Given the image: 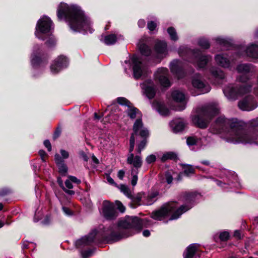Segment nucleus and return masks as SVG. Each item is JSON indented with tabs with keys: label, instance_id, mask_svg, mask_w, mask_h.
Listing matches in <instances>:
<instances>
[{
	"label": "nucleus",
	"instance_id": "f704fd0d",
	"mask_svg": "<svg viewBox=\"0 0 258 258\" xmlns=\"http://www.w3.org/2000/svg\"><path fill=\"white\" fill-rule=\"evenodd\" d=\"M168 33L169 34L170 39L173 41H177L178 37L175 29L172 27H170L167 29Z\"/></svg>",
	"mask_w": 258,
	"mask_h": 258
},
{
	"label": "nucleus",
	"instance_id": "9d476101",
	"mask_svg": "<svg viewBox=\"0 0 258 258\" xmlns=\"http://www.w3.org/2000/svg\"><path fill=\"white\" fill-rule=\"evenodd\" d=\"M124 63L132 66L133 76L136 80L139 79L142 76H145L147 74L146 67L143 64L141 59L137 55H133L130 60H125Z\"/></svg>",
	"mask_w": 258,
	"mask_h": 258
},
{
	"label": "nucleus",
	"instance_id": "a18cd8bd",
	"mask_svg": "<svg viewBox=\"0 0 258 258\" xmlns=\"http://www.w3.org/2000/svg\"><path fill=\"white\" fill-rule=\"evenodd\" d=\"M156 160V157L154 155H150L147 157L146 158V161L148 164H151L155 162Z\"/></svg>",
	"mask_w": 258,
	"mask_h": 258
},
{
	"label": "nucleus",
	"instance_id": "3c124183",
	"mask_svg": "<svg viewBox=\"0 0 258 258\" xmlns=\"http://www.w3.org/2000/svg\"><path fill=\"white\" fill-rule=\"evenodd\" d=\"M60 153L61 154V155L62 157V159H67L69 158V153L68 151L64 150H63V149H61L60 150Z\"/></svg>",
	"mask_w": 258,
	"mask_h": 258
},
{
	"label": "nucleus",
	"instance_id": "2eb2a0df",
	"mask_svg": "<svg viewBox=\"0 0 258 258\" xmlns=\"http://www.w3.org/2000/svg\"><path fill=\"white\" fill-rule=\"evenodd\" d=\"M192 84L194 87L199 92V94L207 93L211 90L210 85L203 80L202 76L199 74H197L193 78Z\"/></svg>",
	"mask_w": 258,
	"mask_h": 258
},
{
	"label": "nucleus",
	"instance_id": "8fccbe9b",
	"mask_svg": "<svg viewBox=\"0 0 258 258\" xmlns=\"http://www.w3.org/2000/svg\"><path fill=\"white\" fill-rule=\"evenodd\" d=\"M165 179L168 184H171L173 180V177L170 173L167 172L165 174Z\"/></svg>",
	"mask_w": 258,
	"mask_h": 258
},
{
	"label": "nucleus",
	"instance_id": "6ab92c4d",
	"mask_svg": "<svg viewBox=\"0 0 258 258\" xmlns=\"http://www.w3.org/2000/svg\"><path fill=\"white\" fill-rule=\"evenodd\" d=\"M144 93L149 99L154 97L156 94V87L152 80L148 79L141 84Z\"/></svg>",
	"mask_w": 258,
	"mask_h": 258
},
{
	"label": "nucleus",
	"instance_id": "a878e982",
	"mask_svg": "<svg viewBox=\"0 0 258 258\" xmlns=\"http://www.w3.org/2000/svg\"><path fill=\"white\" fill-rule=\"evenodd\" d=\"M199 246L197 244L194 243L189 245L183 253L184 258H192L194 255L199 254Z\"/></svg>",
	"mask_w": 258,
	"mask_h": 258
},
{
	"label": "nucleus",
	"instance_id": "39448f33",
	"mask_svg": "<svg viewBox=\"0 0 258 258\" xmlns=\"http://www.w3.org/2000/svg\"><path fill=\"white\" fill-rule=\"evenodd\" d=\"M236 70L239 74L236 78V81L243 84H229L224 87L223 93L229 100H236L238 97L248 93L252 88V84L247 82L255 73L253 66L250 63H242L238 65Z\"/></svg>",
	"mask_w": 258,
	"mask_h": 258
},
{
	"label": "nucleus",
	"instance_id": "f8f14e48",
	"mask_svg": "<svg viewBox=\"0 0 258 258\" xmlns=\"http://www.w3.org/2000/svg\"><path fill=\"white\" fill-rule=\"evenodd\" d=\"M187 65L179 59L173 60L169 65L171 73L178 78L183 77L187 72L189 73L192 72V69L190 71L187 70Z\"/></svg>",
	"mask_w": 258,
	"mask_h": 258
},
{
	"label": "nucleus",
	"instance_id": "37998d69",
	"mask_svg": "<svg viewBox=\"0 0 258 258\" xmlns=\"http://www.w3.org/2000/svg\"><path fill=\"white\" fill-rule=\"evenodd\" d=\"M184 172L186 175H188L194 172V168L192 166L188 165H185L184 166Z\"/></svg>",
	"mask_w": 258,
	"mask_h": 258
},
{
	"label": "nucleus",
	"instance_id": "bb28decb",
	"mask_svg": "<svg viewBox=\"0 0 258 258\" xmlns=\"http://www.w3.org/2000/svg\"><path fill=\"white\" fill-rule=\"evenodd\" d=\"M121 36H118L114 34H110L107 35H101L100 40L104 42L106 45H113L117 41L119 40Z\"/></svg>",
	"mask_w": 258,
	"mask_h": 258
},
{
	"label": "nucleus",
	"instance_id": "774afa93",
	"mask_svg": "<svg viewBox=\"0 0 258 258\" xmlns=\"http://www.w3.org/2000/svg\"><path fill=\"white\" fill-rule=\"evenodd\" d=\"M143 234L145 237H148L150 235V232L148 230H145L143 231Z\"/></svg>",
	"mask_w": 258,
	"mask_h": 258
},
{
	"label": "nucleus",
	"instance_id": "f3484780",
	"mask_svg": "<svg viewBox=\"0 0 258 258\" xmlns=\"http://www.w3.org/2000/svg\"><path fill=\"white\" fill-rule=\"evenodd\" d=\"M206 141L207 138L205 136H194L189 137L186 139L187 144L192 150L200 149L206 144Z\"/></svg>",
	"mask_w": 258,
	"mask_h": 258
},
{
	"label": "nucleus",
	"instance_id": "c756f323",
	"mask_svg": "<svg viewBox=\"0 0 258 258\" xmlns=\"http://www.w3.org/2000/svg\"><path fill=\"white\" fill-rule=\"evenodd\" d=\"M210 72L212 76L217 80H222L224 78V73L221 70L217 68H211L210 69Z\"/></svg>",
	"mask_w": 258,
	"mask_h": 258
},
{
	"label": "nucleus",
	"instance_id": "0e129e2a",
	"mask_svg": "<svg viewBox=\"0 0 258 258\" xmlns=\"http://www.w3.org/2000/svg\"><path fill=\"white\" fill-rule=\"evenodd\" d=\"M62 189L63 190V191H64L66 193H67L68 194L70 195H73L75 194V192L73 190H69V189H67L64 187L62 188Z\"/></svg>",
	"mask_w": 258,
	"mask_h": 258
},
{
	"label": "nucleus",
	"instance_id": "4c0bfd02",
	"mask_svg": "<svg viewBox=\"0 0 258 258\" xmlns=\"http://www.w3.org/2000/svg\"><path fill=\"white\" fill-rule=\"evenodd\" d=\"M138 173L139 171H137V170H131V175L132 176L131 184L134 186L137 184L138 179Z\"/></svg>",
	"mask_w": 258,
	"mask_h": 258
},
{
	"label": "nucleus",
	"instance_id": "bf43d9fd",
	"mask_svg": "<svg viewBox=\"0 0 258 258\" xmlns=\"http://www.w3.org/2000/svg\"><path fill=\"white\" fill-rule=\"evenodd\" d=\"M138 26L140 28H143L145 26L146 22L143 19H140L138 21Z\"/></svg>",
	"mask_w": 258,
	"mask_h": 258
},
{
	"label": "nucleus",
	"instance_id": "a19ab883",
	"mask_svg": "<svg viewBox=\"0 0 258 258\" xmlns=\"http://www.w3.org/2000/svg\"><path fill=\"white\" fill-rule=\"evenodd\" d=\"M159 113L163 116H167L170 114L169 110L164 106H160L158 108Z\"/></svg>",
	"mask_w": 258,
	"mask_h": 258
},
{
	"label": "nucleus",
	"instance_id": "58836bf2",
	"mask_svg": "<svg viewBox=\"0 0 258 258\" xmlns=\"http://www.w3.org/2000/svg\"><path fill=\"white\" fill-rule=\"evenodd\" d=\"M199 45L203 48L208 49L210 47L209 42L204 38H200L198 41Z\"/></svg>",
	"mask_w": 258,
	"mask_h": 258
},
{
	"label": "nucleus",
	"instance_id": "72a5a7b5",
	"mask_svg": "<svg viewBox=\"0 0 258 258\" xmlns=\"http://www.w3.org/2000/svg\"><path fill=\"white\" fill-rule=\"evenodd\" d=\"M120 191L123 192L127 198L133 199V195H132L131 191L129 188L123 184H121L119 187Z\"/></svg>",
	"mask_w": 258,
	"mask_h": 258
},
{
	"label": "nucleus",
	"instance_id": "1a4fd4ad",
	"mask_svg": "<svg viewBox=\"0 0 258 258\" xmlns=\"http://www.w3.org/2000/svg\"><path fill=\"white\" fill-rule=\"evenodd\" d=\"M184 59L193 63L199 69H203L211 60V57L210 55H203L199 49H188L186 51Z\"/></svg>",
	"mask_w": 258,
	"mask_h": 258
},
{
	"label": "nucleus",
	"instance_id": "ddd939ff",
	"mask_svg": "<svg viewBox=\"0 0 258 258\" xmlns=\"http://www.w3.org/2000/svg\"><path fill=\"white\" fill-rule=\"evenodd\" d=\"M102 214L104 218L109 220H114L118 216L114 204L108 201L103 202Z\"/></svg>",
	"mask_w": 258,
	"mask_h": 258
},
{
	"label": "nucleus",
	"instance_id": "e2e57ef3",
	"mask_svg": "<svg viewBox=\"0 0 258 258\" xmlns=\"http://www.w3.org/2000/svg\"><path fill=\"white\" fill-rule=\"evenodd\" d=\"M106 180L108 183L112 185H115V183L114 181V180L109 176H107L106 177Z\"/></svg>",
	"mask_w": 258,
	"mask_h": 258
},
{
	"label": "nucleus",
	"instance_id": "423d86ee",
	"mask_svg": "<svg viewBox=\"0 0 258 258\" xmlns=\"http://www.w3.org/2000/svg\"><path fill=\"white\" fill-rule=\"evenodd\" d=\"M219 109L215 104H209L197 110V114L192 115L193 123L198 127L206 128L213 116L219 113Z\"/></svg>",
	"mask_w": 258,
	"mask_h": 258
},
{
	"label": "nucleus",
	"instance_id": "0eeeda50",
	"mask_svg": "<svg viewBox=\"0 0 258 258\" xmlns=\"http://www.w3.org/2000/svg\"><path fill=\"white\" fill-rule=\"evenodd\" d=\"M52 26V22L50 18L43 16L37 22L35 33L36 36L40 39L44 40L48 37L46 44L49 47L53 46L55 44V40L51 35Z\"/></svg>",
	"mask_w": 258,
	"mask_h": 258
},
{
	"label": "nucleus",
	"instance_id": "c85d7f7f",
	"mask_svg": "<svg viewBox=\"0 0 258 258\" xmlns=\"http://www.w3.org/2000/svg\"><path fill=\"white\" fill-rule=\"evenodd\" d=\"M159 195L158 191H154L149 194L147 196L144 195L143 203L145 205H151L156 201L157 196Z\"/></svg>",
	"mask_w": 258,
	"mask_h": 258
},
{
	"label": "nucleus",
	"instance_id": "de8ad7c7",
	"mask_svg": "<svg viewBox=\"0 0 258 258\" xmlns=\"http://www.w3.org/2000/svg\"><path fill=\"white\" fill-rule=\"evenodd\" d=\"M147 27L150 31H153L156 28L157 24L154 21H150L148 23Z\"/></svg>",
	"mask_w": 258,
	"mask_h": 258
},
{
	"label": "nucleus",
	"instance_id": "052dcab7",
	"mask_svg": "<svg viewBox=\"0 0 258 258\" xmlns=\"http://www.w3.org/2000/svg\"><path fill=\"white\" fill-rule=\"evenodd\" d=\"M51 219L50 216H47L43 221L42 223L45 225L49 224L50 223Z\"/></svg>",
	"mask_w": 258,
	"mask_h": 258
},
{
	"label": "nucleus",
	"instance_id": "338daca9",
	"mask_svg": "<svg viewBox=\"0 0 258 258\" xmlns=\"http://www.w3.org/2000/svg\"><path fill=\"white\" fill-rule=\"evenodd\" d=\"M57 182H58L59 185L62 188H63L64 187L63 184V181L61 180V178L59 177V178H57Z\"/></svg>",
	"mask_w": 258,
	"mask_h": 258
},
{
	"label": "nucleus",
	"instance_id": "7ed1b4c3",
	"mask_svg": "<svg viewBox=\"0 0 258 258\" xmlns=\"http://www.w3.org/2000/svg\"><path fill=\"white\" fill-rule=\"evenodd\" d=\"M57 18L59 20H65L75 32L83 33L93 32L89 19L79 6L60 3L57 9Z\"/></svg>",
	"mask_w": 258,
	"mask_h": 258
},
{
	"label": "nucleus",
	"instance_id": "ea45409f",
	"mask_svg": "<svg viewBox=\"0 0 258 258\" xmlns=\"http://www.w3.org/2000/svg\"><path fill=\"white\" fill-rule=\"evenodd\" d=\"M145 194L142 193H138L135 196H133V199H131L133 202L138 205H140V202L141 201L142 199L144 198Z\"/></svg>",
	"mask_w": 258,
	"mask_h": 258
},
{
	"label": "nucleus",
	"instance_id": "f257e3e1",
	"mask_svg": "<svg viewBox=\"0 0 258 258\" xmlns=\"http://www.w3.org/2000/svg\"><path fill=\"white\" fill-rule=\"evenodd\" d=\"M150 225V221L147 219H141L137 217L128 218L119 221L117 225L113 224L103 230L101 228L100 230H93L88 235L77 240L75 245L77 248H81L105 241L108 242L117 241L130 236V229H135L140 231L143 227Z\"/></svg>",
	"mask_w": 258,
	"mask_h": 258
},
{
	"label": "nucleus",
	"instance_id": "20e7f679",
	"mask_svg": "<svg viewBox=\"0 0 258 258\" xmlns=\"http://www.w3.org/2000/svg\"><path fill=\"white\" fill-rule=\"evenodd\" d=\"M201 197V195L196 191L184 192L182 193L181 198L182 201L185 203L184 205L177 208L176 202H169L153 211L151 217L156 220H161L171 215L170 220L177 219L183 213L191 209Z\"/></svg>",
	"mask_w": 258,
	"mask_h": 258
},
{
	"label": "nucleus",
	"instance_id": "13d9d810",
	"mask_svg": "<svg viewBox=\"0 0 258 258\" xmlns=\"http://www.w3.org/2000/svg\"><path fill=\"white\" fill-rule=\"evenodd\" d=\"M125 172L122 170H120L118 172L117 176L120 179H122L124 176Z\"/></svg>",
	"mask_w": 258,
	"mask_h": 258
},
{
	"label": "nucleus",
	"instance_id": "5701e85b",
	"mask_svg": "<svg viewBox=\"0 0 258 258\" xmlns=\"http://www.w3.org/2000/svg\"><path fill=\"white\" fill-rule=\"evenodd\" d=\"M138 135H140L143 138L140 143L138 145L137 152L139 154H141V151L144 149L147 143L146 138L149 135L148 130L144 127L140 128L137 136Z\"/></svg>",
	"mask_w": 258,
	"mask_h": 258
},
{
	"label": "nucleus",
	"instance_id": "4d7b16f0",
	"mask_svg": "<svg viewBox=\"0 0 258 258\" xmlns=\"http://www.w3.org/2000/svg\"><path fill=\"white\" fill-rule=\"evenodd\" d=\"M72 182L70 180V178L66 180L65 181L66 186L69 189H72L73 187Z\"/></svg>",
	"mask_w": 258,
	"mask_h": 258
},
{
	"label": "nucleus",
	"instance_id": "e433bc0d",
	"mask_svg": "<svg viewBox=\"0 0 258 258\" xmlns=\"http://www.w3.org/2000/svg\"><path fill=\"white\" fill-rule=\"evenodd\" d=\"M176 158V155L173 152H167L163 154L161 157V161L165 162L169 159H174Z\"/></svg>",
	"mask_w": 258,
	"mask_h": 258
},
{
	"label": "nucleus",
	"instance_id": "c9c22d12",
	"mask_svg": "<svg viewBox=\"0 0 258 258\" xmlns=\"http://www.w3.org/2000/svg\"><path fill=\"white\" fill-rule=\"evenodd\" d=\"M138 133L137 134H135L134 132L130 138V148H129V154H133L132 152L134 150L135 143V137L137 136Z\"/></svg>",
	"mask_w": 258,
	"mask_h": 258
},
{
	"label": "nucleus",
	"instance_id": "7c9ffc66",
	"mask_svg": "<svg viewBox=\"0 0 258 258\" xmlns=\"http://www.w3.org/2000/svg\"><path fill=\"white\" fill-rule=\"evenodd\" d=\"M215 40L217 44L223 47L224 49H229L231 46L232 43L230 40L221 37H217Z\"/></svg>",
	"mask_w": 258,
	"mask_h": 258
},
{
	"label": "nucleus",
	"instance_id": "9b49d317",
	"mask_svg": "<svg viewBox=\"0 0 258 258\" xmlns=\"http://www.w3.org/2000/svg\"><path fill=\"white\" fill-rule=\"evenodd\" d=\"M235 55V57L233 56L231 60L247 56L258 61V44L251 43L247 47L240 46L236 49Z\"/></svg>",
	"mask_w": 258,
	"mask_h": 258
},
{
	"label": "nucleus",
	"instance_id": "864d4df0",
	"mask_svg": "<svg viewBox=\"0 0 258 258\" xmlns=\"http://www.w3.org/2000/svg\"><path fill=\"white\" fill-rule=\"evenodd\" d=\"M39 155L40 156L43 162L45 161V156H46V153L43 150H40L39 152Z\"/></svg>",
	"mask_w": 258,
	"mask_h": 258
},
{
	"label": "nucleus",
	"instance_id": "4be33fe9",
	"mask_svg": "<svg viewBox=\"0 0 258 258\" xmlns=\"http://www.w3.org/2000/svg\"><path fill=\"white\" fill-rule=\"evenodd\" d=\"M167 43L165 41H158L156 42L155 49L159 58H163L167 55Z\"/></svg>",
	"mask_w": 258,
	"mask_h": 258
},
{
	"label": "nucleus",
	"instance_id": "79ce46f5",
	"mask_svg": "<svg viewBox=\"0 0 258 258\" xmlns=\"http://www.w3.org/2000/svg\"><path fill=\"white\" fill-rule=\"evenodd\" d=\"M93 253V250L92 249H88L86 250H82L81 254L83 258H88L91 256Z\"/></svg>",
	"mask_w": 258,
	"mask_h": 258
},
{
	"label": "nucleus",
	"instance_id": "a211bd4d",
	"mask_svg": "<svg viewBox=\"0 0 258 258\" xmlns=\"http://www.w3.org/2000/svg\"><path fill=\"white\" fill-rule=\"evenodd\" d=\"M69 64L68 59L63 55L59 56L53 62L50 67L51 72L55 74L62 69L66 68Z\"/></svg>",
	"mask_w": 258,
	"mask_h": 258
},
{
	"label": "nucleus",
	"instance_id": "09e8293b",
	"mask_svg": "<svg viewBox=\"0 0 258 258\" xmlns=\"http://www.w3.org/2000/svg\"><path fill=\"white\" fill-rule=\"evenodd\" d=\"M11 191L9 189L7 188H3L0 189V197L5 196L9 193H10Z\"/></svg>",
	"mask_w": 258,
	"mask_h": 258
},
{
	"label": "nucleus",
	"instance_id": "6e6552de",
	"mask_svg": "<svg viewBox=\"0 0 258 258\" xmlns=\"http://www.w3.org/2000/svg\"><path fill=\"white\" fill-rule=\"evenodd\" d=\"M116 100L118 104L124 106V111L131 119H133L137 118L133 125V131L135 134H137L140 128L144 127L141 112L125 98L118 97Z\"/></svg>",
	"mask_w": 258,
	"mask_h": 258
},
{
	"label": "nucleus",
	"instance_id": "412c9836",
	"mask_svg": "<svg viewBox=\"0 0 258 258\" xmlns=\"http://www.w3.org/2000/svg\"><path fill=\"white\" fill-rule=\"evenodd\" d=\"M126 162L132 166L131 170H137L139 171L143 164L142 158L140 155H136L134 154H128L127 157Z\"/></svg>",
	"mask_w": 258,
	"mask_h": 258
},
{
	"label": "nucleus",
	"instance_id": "cd10ccee",
	"mask_svg": "<svg viewBox=\"0 0 258 258\" xmlns=\"http://www.w3.org/2000/svg\"><path fill=\"white\" fill-rule=\"evenodd\" d=\"M215 59L217 64L222 67L228 68L230 66V60L225 54H218Z\"/></svg>",
	"mask_w": 258,
	"mask_h": 258
},
{
	"label": "nucleus",
	"instance_id": "2f4dec72",
	"mask_svg": "<svg viewBox=\"0 0 258 258\" xmlns=\"http://www.w3.org/2000/svg\"><path fill=\"white\" fill-rule=\"evenodd\" d=\"M138 46L140 50L141 53L145 56H149L151 53V50L150 47L146 45L142 41H140Z\"/></svg>",
	"mask_w": 258,
	"mask_h": 258
},
{
	"label": "nucleus",
	"instance_id": "6e6d98bb",
	"mask_svg": "<svg viewBox=\"0 0 258 258\" xmlns=\"http://www.w3.org/2000/svg\"><path fill=\"white\" fill-rule=\"evenodd\" d=\"M62 210L67 215L70 216L72 215L73 214L70 209L67 207H63Z\"/></svg>",
	"mask_w": 258,
	"mask_h": 258
},
{
	"label": "nucleus",
	"instance_id": "49530a36",
	"mask_svg": "<svg viewBox=\"0 0 258 258\" xmlns=\"http://www.w3.org/2000/svg\"><path fill=\"white\" fill-rule=\"evenodd\" d=\"M115 205L117 209L121 212L123 213L125 211V208L122 203L119 201H116Z\"/></svg>",
	"mask_w": 258,
	"mask_h": 258
},
{
	"label": "nucleus",
	"instance_id": "5fc2aeb1",
	"mask_svg": "<svg viewBox=\"0 0 258 258\" xmlns=\"http://www.w3.org/2000/svg\"><path fill=\"white\" fill-rule=\"evenodd\" d=\"M69 178L72 182H73L74 183H76L77 184H80L81 183V180L80 179H78L75 176H69Z\"/></svg>",
	"mask_w": 258,
	"mask_h": 258
},
{
	"label": "nucleus",
	"instance_id": "b1692460",
	"mask_svg": "<svg viewBox=\"0 0 258 258\" xmlns=\"http://www.w3.org/2000/svg\"><path fill=\"white\" fill-rule=\"evenodd\" d=\"M185 122L182 118H177L173 120L170 123L173 132L177 133L182 132L185 128Z\"/></svg>",
	"mask_w": 258,
	"mask_h": 258
},
{
	"label": "nucleus",
	"instance_id": "dca6fc26",
	"mask_svg": "<svg viewBox=\"0 0 258 258\" xmlns=\"http://www.w3.org/2000/svg\"><path fill=\"white\" fill-rule=\"evenodd\" d=\"M238 107L243 111H251L257 107V102L252 95H248L239 101Z\"/></svg>",
	"mask_w": 258,
	"mask_h": 258
},
{
	"label": "nucleus",
	"instance_id": "473e14b6",
	"mask_svg": "<svg viewBox=\"0 0 258 258\" xmlns=\"http://www.w3.org/2000/svg\"><path fill=\"white\" fill-rule=\"evenodd\" d=\"M38 46H36L34 47V51L32 54L31 58V63L33 67H37L38 65L40 64L41 59V58L37 56V49H38Z\"/></svg>",
	"mask_w": 258,
	"mask_h": 258
},
{
	"label": "nucleus",
	"instance_id": "393cba45",
	"mask_svg": "<svg viewBox=\"0 0 258 258\" xmlns=\"http://www.w3.org/2000/svg\"><path fill=\"white\" fill-rule=\"evenodd\" d=\"M54 160L58 168L59 173L61 175H66L68 171V167L65 164L64 160L58 154H56L55 155Z\"/></svg>",
	"mask_w": 258,
	"mask_h": 258
},
{
	"label": "nucleus",
	"instance_id": "680f3d73",
	"mask_svg": "<svg viewBox=\"0 0 258 258\" xmlns=\"http://www.w3.org/2000/svg\"><path fill=\"white\" fill-rule=\"evenodd\" d=\"M61 133V130L59 128H57L56 130L55 131L53 137L54 139L57 138L60 134Z\"/></svg>",
	"mask_w": 258,
	"mask_h": 258
},
{
	"label": "nucleus",
	"instance_id": "69168bd1",
	"mask_svg": "<svg viewBox=\"0 0 258 258\" xmlns=\"http://www.w3.org/2000/svg\"><path fill=\"white\" fill-rule=\"evenodd\" d=\"M81 157L82 158V159L85 161H88V156L86 155V154L84 153V152H82L81 153Z\"/></svg>",
	"mask_w": 258,
	"mask_h": 258
},
{
	"label": "nucleus",
	"instance_id": "603ef678",
	"mask_svg": "<svg viewBox=\"0 0 258 258\" xmlns=\"http://www.w3.org/2000/svg\"><path fill=\"white\" fill-rule=\"evenodd\" d=\"M44 145L46 148H47V150L48 151H50L51 150V145L49 140H46L44 141Z\"/></svg>",
	"mask_w": 258,
	"mask_h": 258
},
{
	"label": "nucleus",
	"instance_id": "aec40b11",
	"mask_svg": "<svg viewBox=\"0 0 258 258\" xmlns=\"http://www.w3.org/2000/svg\"><path fill=\"white\" fill-rule=\"evenodd\" d=\"M171 96L174 101L179 103L176 110L181 111L185 109L186 100L184 93L179 90H174L172 92Z\"/></svg>",
	"mask_w": 258,
	"mask_h": 258
},
{
	"label": "nucleus",
	"instance_id": "4468645a",
	"mask_svg": "<svg viewBox=\"0 0 258 258\" xmlns=\"http://www.w3.org/2000/svg\"><path fill=\"white\" fill-rule=\"evenodd\" d=\"M168 70L166 68H159L154 74L155 80L163 87H169L171 82L169 79Z\"/></svg>",
	"mask_w": 258,
	"mask_h": 258
},
{
	"label": "nucleus",
	"instance_id": "c03bdc74",
	"mask_svg": "<svg viewBox=\"0 0 258 258\" xmlns=\"http://www.w3.org/2000/svg\"><path fill=\"white\" fill-rule=\"evenodd\" d=\"M229 234L227 231H223L220 233L219 238L221 241H226L228 239Z\"/></svg>",
	"mask_w": 258,
	"mask_h": 258
},
{
	"label": "nucleus",
	"instance_id": "f03ea898",
	"mask_svg": "<svg viewBox=\"0 0 258 258\" xmlns=\"http://www.w3.org/2000/svg\"><path fill=\"white\" fill-rule=\"evenodd\" d=\"M250 125L253 131L244 129L236 119L221 116L211 125L210 131L213 134L223 133L222 138L228 143L258 145V118L251 120Z\"/></svg>",
	"mask_w": 258,
	"mask_h": 258
}]
</instances>
